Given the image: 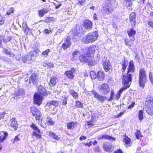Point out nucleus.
Instances as JSON below:
<instances>
[{
  "mask_svg": "<svg viewBox=\"0 0 153 153\" xmlns=\"http://www.w3.org/2000/svg\"><path fill=\"white\" fill-rule=\"evenodd\" d=\"M98 36L97 31L89 33L82 38V42L85 44L92 43L97 39Z\"/></svg>",
  "mask_w": 153,
  "mask_h": 153,
  "instance_id": "f257e3e1",
  "label": "nucleus"
},
{
  "mask_svg": "<svg viewBox=\"0 0 153 153\" xmlns=\"http://www.w3.org/2000/svg\"><path fill=\"white\" fill-rule=\"evenodd\" d=\"M145 103L146 112L150 115H153V98L150 95H148L146 96Z\"/></svg>",
  "mask_w": 153,
  "mask_h": 153,
  "instance_id": "f03ea898",
  "label": "nucleus"
},
{
  "mask_svg": "<svg viewBox=\"0 0 153 153\" xmlns=\"http://www.w3.org/2000/svg\"><path fill=\"white\" fill-rule=\"evenodd\" d=\"M146 77V72L143 68H141L139 73V86L143 88H144L145 84L147 81Z\"/></svg>",
  "mask_w": 153,
  "mask_h": 153,
  "instance_id": "7ed1b4c3",
  "label": "nucleus"
},
{
  "mask_svg": "<svg viewBox=\"0 0 153 153\" xmlns=\"http://www.w3.org/2000/svg\"><path fill=\"white\" fill-rule=\"evenodd\" d=\"M79 59L82 63H86L89 66L94 65L93 59L90 56V54L86 53L80 56Z\"/></svg>",
  "mask_w": 153,
  "mask_h": 153,
  "instance_id": "20e7f679",
  "label": "nucleus"
},
{
  "mask_svg": "<svg viewBox=\"0 0 153 153\" xmlns=\"http://www.w3.org/2000/svg\"><path fill=\"white\" fill-rule=\"evenodd\" d=\"M122 81L123 84L124 85L129 86V87L132 81L131 74L127 73L126 74L123 75Z\"/></svg>",
  "mask_w": 153,
  "mask_h": 153,
  "instance_id": "39448f33",
  "label": "nucleus"
},
{
  "mask_svg": "<svg viewBox=\"0 0 153 153\" xmlns=\"http://www.w3.org/2000/svg\"><path fill=\"white\" fill-rule=\"evenodd\" d=\"M44 96L40 95L38 93H35L33 95V101L35 104L40 105L42 104Z\"/></svg>",
  "mask_w": 153,
  "mask_h": 153,
  "instance_id": "423d86ee",
  "label": "nucleus"
},
{
  "mask_svg": "<svg viewBox=\"0 0 153 153\" xmlns=\"http://www.w3.org/2000/svg\"><path fill=\"white\" fill-rule=\"evenodd\" d=\"M114 10V7L111 4H106L103 7V13L105 15H107L112 13Z\"/></svg>",
  "mask_w": 153,
  "mask_h": 153,
  "instance_id": "0eeeda50",
  "label": "nucleus"
},
{
  "mask_svg": "<svg viewBox=\"0 0 153 153\" xmlns=\"http://www.w3.org/2000/svg\"><path fill=\"white\" fill-rule=\"evenodd\" d=\"M30 111L33 116L35 117L36 120H39L42 114L38 109L34 106H32L30 108Z\"/></svg>",
  "mask_w": 153,
  "mask_h": 153,
  "instance_id": "6e6552de",
  "label": "nucleus"
},
{
  "mask_svg": "<svg viewBox=\"0 0 153 153\" xmlns=\"http://www.w3.org/2000/svg\"><path fill=\"white\" fill-rule=\"evenodd\" d=\"M102 62L104 69L105 71L106 72L109 71L111 67L109 61L106 58L104 57L102 59Z\"/></svg>",
  "mask_w": 153,
  "mask_h": 153,
  "instance_id": "1a4fd4ad",
  "label": "nucleus"
},
{
  "mask_svg": "<svg viewBox=\"0 0 153 153\" xmlns=\"http://www.w3.org/2000/svg\"><path fill=\"white\" fill-rule=\"evenodd\" d=\"M99 91L100 93L104 95L110 92V88L109 86L106 83L101 85Z\"/></svg>",
  "mask_w": 153,
  "mask_h": 153,
  "instance_id": "9d476101",
  "label": "nucleus"
},
{
  "mask_svg": "<svg viewBox=\"0 0 153 153\" xmlns=\"http://www.w3.org/2000/svg\"><path fill=\"white\" fill-rule=\"evenodd\" d=\"M59 104L58 102L56 100H52L48 102L46 105L45 106L46 107H50L51 108H52L51 111H53L56 108V107H57Z\"/></svg>",
  "mask_w": 153,
  "mask_h": 153,
  "instance_id": "9b49d317",
  "label": "nucleus"
},
{
  "mask_svg": "<svg viewBox=\"0 0 153 153\" xmlns=\"http://www.w3.org/2000/svg\"><path fill=\"white\" fill-rule=\"evenodd\" d=\"M71 40L70 37L68 36L65 39L61 48H63L64 50H65L67 48H69L71 45Z\"/></svg>",
  "mask_w": 153,
  "mask_h": 153,
  "instance_id": "f8f14e48",
  "label": "nucleus"
},
{
  "mask_svg": "<svg viewBox=\"0 0 153 153\" xmlns=\"http://www.w3.org/2000/svg\"><path fill=\"white\" fill-rule=\"evenodd\" d=\"M91 92L94 95V97L98 100L101 103L103 102L106 99H107V97L101 95L94 90H92Z\"/></svg>",
  "mask_w": 153,
  "mask_h": 153,
  "instance_id": "ddd939ff",
  "label": "nucleus"
},
{
  "mask_svg": "<svg viewBox=\"0 0 153 153\" xmlns=\"http://www.w3.org/2000/svg\"><path fill=\"white\" fill-rule=\"evenodd\" d=\"M36 52L35 51H33L30 52L27 54V56L25 57L23 59V60L26 59L27 61H31L34 60L36 57Z\"/></svg>",
  "mask_w": 153,
  "mask_h": 153,
  "instance_id": "4468645a",
  "label": "nucleus"
},
{
  "mask_svg": "<svg viewBox=\"0 0 153 153\" xmlns=\"http://www.w3.org/2000/svg\"><path fill=\"white\" fill-rule=\"evenodd\" d=\"M38 79L37 75L35 73H33L29 78V82L30 83H32L34 85H36L38 83Z\"/></svg>",
  "mask_w": 153,
  "mask_h": 153,
  "instance_id": "2eb2a0df",
  "label": "nucleus"
},
{
  "mask_svg": "<svg viewBox=\"0 0 153 153\" xmlns=\"http://www.w3.org/2000/svg\"><path fill=\"white\" fill-rule=\"evenodd\" d=\"M103 148L106 152H111L113 150L114 147L109 143L105 142L103 144Z\"/></svg>",
  "mask_w": 153,
  "mask_h": 153,
  "instance_id": "dca6fc26",
  "label": "nucleus"
},
{
  "mask_svg": "<svg viewBox=\"0 0 153 153\" xmlns=\"http://www.w3.org/2000/svg\"><path fill=\"white\" fill-rule=\"evenodd\" d=\"M83 27L86 30H89L92 27V23L90 20L86 19L84 21L83 23Z\"/></svg>",
  "mask_w": 153,
  "mask_h": 153,
  "instance_id": "f3484780",
  "label": "nucleus"
},
{
  "mask_svg": "<svg viewBox=\"0 0 153 153\" xmlns=\"http://www.w3.org/2000/svg\"><path fill=\"white\" fill-rule=\"evenodd\" d=\"M75 73V70L74 68L71 69V70L66 71L65 74L70 79H73L74 77V74Z\"/></svg>",
  "mask_w": 153,
  "mask_h": 153,
  "instance_id": "a211bd4d",
  "label": "nucleus"
},
{
  "mask_svg": "<svg viewBox=\"0 0 153 153\" xmlns=\"http://www.w3.org/2000/svg\"><path fill=\"white\" fill-rule=\"evenodd\" d=\"M37 91L38 93L40 95L44 97L48 95V94L45 88L41 85L38 86Z\"/></svg>",
  "mask_w": 153,
  "mask_h": 153,
  "instance_id": "6ab92c4d",
  "label": "nucleus"
},
{
  "mask_svg": "<svg viewBox=\"0 0 153 153\" xmlns=\"http://www.w3.org/2000/svg\"><path fill=\"white\" fill-rule=\"evenodd\" d=\"M136 16L135 13H132L130 15L129 20L131 22V26H134L136 25Z\"/></svg>",
  "mask_w": 153,
  "mask_h": 153,
  "instance_id": "aec40b11",
  "label": "nucleus"
},
{
  "mask_svg": "<svg viewBox=\"0 0 153 153\" xmlns=\"http://www.w3.org/2000/svg\"><path fill=\"white\" fill-rule=\"evenodd\" d=\"M135 67L134 64L133 62L131 60L129 63V65L128 67V71L127 72L128 73H134V72Z\"/></svg>",
  "mask_w": 153,
  "mask_h": 153,
  "instance_id": "412c9836",
  "label": "nucleus"
},
{
  "mask_svg": "<svg viewBox=\"0 0 153 153\" xmlns=\"http://www.w3.org/2000/svg\"><path fill=\"white\" fill-rule=\"evenodd\" d=\"M128 35L129 37L132 36V38L131 39V40L134 41L135 40V38L134 35L136 33V31L134 30V28L132 27L129 30L127 31Z\"/></svg>",
  "mask_w": 153,
  "mask_h": 153,
  "instance_id": "4be33fe9",
  "label": "nucleus"
},
{
  "mask_svg": "<svg viewBox=\"0 0 153 153\" xmlns=\"http://www.w3.org/2000/svg\"><path fill=\"white\" fill-rule=\"evenodd\" d=\"M49 11V10L47 8H43L42 10H38V15L40 17H42L45 14L48 13Z\"/></svg>",
  "mask_w": 153,
  "mask_h": 153,
  "instance_id": "5701e85b",
  "label": "nucleus"
},
{
  "mask_svg": "<svg viewBox=\"0 0 153 153\" xmlns=\"http://www.w3.org/2000/svg\"><path fill=\"white\" fill-rule=\"evenodd\" d=\"M97 76L96 78L100 81H102L104 79L105 76L104 72L101 71H98Z\"/></svg>",
  "mask_w": 153,
  "mask_h": 153,
  "instance_id": "b1692460",
  "label": "nucleus"
},
{
  "mask_svg": "<svg viewBox=\"0 0 153 153\" xmlns=\"http://www.w3.org/2000/svg\"><path fill=\"white\" fill-rule=\"evenodd\" d=\"M8 136V133L7 132L1 131L0 132V141L2 142Z\"/></svg>",
  "mask_w": 153,
  "mask_h": 153,
  "instance_id": "393cba45",
  "label": "nucleus"
},
{
  "mask_svg": "<svg viewBox=\"0 0 153 153\" xmlns=\"http://www.w3.org/2000/svg\"><path fill=\"white\" fill-rule=\"evenodd\" d=\"M100 139H106L113 141H114L115 140V139L114 137H112L106 134H104L102 135L100 137Z\"/></svg>",
  "mask_w": 153,
  "mask_h": 153,
  "instance_id": "a878e982",
  "label": "nucleus"
},
{
  "mask_svg": "<svg viewBox=\"0 0 153 153\" xmlns=\"http://www.w3.org/2000/svg\"><path fill=\"white\" fill-rule=\"evenodd\" d=\"M57 79L56 77L52 76L51 77V81L49 82V85L51 86H54L56 84Z\"/></svg>",
  "mask_w": 153,
  "mask_h": 153,
  "instance_id": "bb28decb",
  "label": "nucleus"
},
{
  "mask_svg": "<svg viewBox=\"0 0 153 153\" xmlns=\"http://www.w3.org/2000/svg\"><path fill=\"white\" fill-rule=\"evenodd\" d=\"M120 64L122 65V71L123 74L125 71L128 64L126 61L124 60L122 61V62L120 63Z\"/></svg>",
  "mask_w": 153,
  "mask_h": 153,
  "instance_id": "cd10ccee",
  "label": "nucleus"
},
{
  "mask_svg": "<svg viewBox=\"0 0 153 153\" xmlns=\"http://www.w3.org/2000/svg\"><path fill=\"white\" fill-rule=\"evenodd\" d=\"M11 121V126L14 129V130H17V122L14 119H12Z\"/></svg>",
  "mask_w": 153,
  "mask_h": 153,
  "instance_id": "c85d7f7f",
  "label": "nucleus"
},
{
  "mask_svg": "<svg viewBox=\"0 0 153 153\" xmlns=\"http://www.w3.org/2000/svg\"><path fill=\"white\" fill-rule=\"evenodd\" d=\"M71 95L73 98L75 99H77L79 97L78 94L74 91L71 89L69 91Z\"/></svg>",
  "mask_w": 153,
  "mask_h": 153,
  "instance_id": "c756f323",
  "label": "nucleus"
},
{
  "mask_svg": "<svg viewBox=\"0 0 153 153\" xmlns=\"http://www.w3.org/2000/svg\"><path fill=\"white\" fill-rule=\"evenodd\" d=\"M46 119L49 126H51L55 124V122L53 121L50 117H48L46 118Z\"/></svg>",
  "mask_w": 153,
  "mask_h": 153,
  "instance_id": "7c9ffc66",
  "label": "nucleus"
},
{
  "mask_svg": "<svg viewBox=\"0 0 153 153\" xmlns=\"http://www.w3.org/2000/svg\"><path fill=\"white\" fill-rule=\"evenodd\" d=\"M3 50L4 51V53L5 54L9 55L10 56L13 57L15 56L11 52L9 51L6 48H3Z\"/></svg>",
  "mask_w": 153,
  "mask_h": 153,
  "instance_id": "2f4dec72",
  "label": "nucleus"
},
{
  "mask_svg": "<svg viewBox=\"0 0 153 153\" xmlns=\"http://www.w3.org/2000/svg\"><path fill=\"white\" fill-rule=\"evenodd\" d=\"M67 125L68 129H71L75 127V123L73 122L68 123Z\"/></svg>",
  "mask_w": 153,
  "mask_h": 153,
  "instance_id": "473e14b6",
  "label": "nucleus"
},
{
  "mask_svg": "<svg viewBox=\"0 0 153 153\" xmlns=\"http://www.w3.org/2000/svg\"><path fill=\"white\" fill-rule=\"evenodd\" d=\"M50 52V50L49 49H47L46 51L42 52L41 56L43 57H46L48 54V53Z\"/></svg>",
  "mask_w": 153,
  "mask_h": 153,
  "instance_id": "72a5a7b5",
  "label": "nucleus"
},
{
  "mask_svg": "<svg viewBox=\"0 0 153 153\" xmlns=\"http://www.w3.org/2000/svg\"><path fill=\"white\" fill-rule=\"evenodd\" d=\"M30 127L34 131H36L39 133H40V130L36 126V125L35 124L33 123L32 124L30 125Z\"/></svg>",
  "mask_w": 153,
  "mask_h": 153,
  "instance_id": "f704fd0d",
  "label": "nucleus"
},
{
  "mask_svg": "<svg viewBox=\"0 0 153 153\" xmlns=\"http://www.w3.org/2000/svg\"><path fill=\"white\" fill-rule=\"evenodd\" d=\"M40 125L41 127H43V128H46L48 126H49L47 122L44 120H42L41 121Z\"/></svg>",
  "mask_w": 153,
  "mask_h": 153,
  "instance_id": "c9c22d12",
  "label": "nucleus"
},
{
  "mask_svg": "<svg viewBox=\"0 0 153 153\" xmlns=\"http://www.w3.org/2000/svg\"><path fill=\"white\" fill-rule=\"evenodd\" d=\"M136 137L137 139H139L141 137H143L142 135H141V132L140 130H137L136 132L135 133Z\"/></svg>",
  "mask_w": 153,
  "mask_h": 153,
  "instance_id": "e433bc0d",
  "label": "nucleus"
},
{
  "mask_svg": "<svg viewBox=\"0 0 153 153\" xmlns=\"http://www.w3.org/2000/svg\"><path fill=\"white\" fill-rule=\"evenodd\" d=\"M143 112L142 110H140L139 111L138 115L139 120L141 121L143 119Z\"/></svg>",
  "mask_w": 153,
  "mask_h": 153,
  "instance_id": "4c0bfd02",
  "label": "nucleus"
},
{
  "mask_svg": "<svg viewBox=\"0 0 153 153\" xmlns=\"http://www.w3.org/2000/svg\"><path fill=\"white\" fill-rule=\"evenodd\" d=\"M68 98V96H66L63 97H62V104L66 105L67 103V101Z\"/></svg>",
  "mask_w": 153,
  "mask_h": 153,
  "instance_id": "58836bf2",
  "label": "nucleus"
},
{
  "mask_svg": "<svg viewBox=\"0 0 153 153\" xmlns=\"http://www.w3.org/2000/svg\"><path fill=\"white\" fill-rule=\"evenodd\" d=\"M90 75L92 79H94L96 78L97 77V75H96L95 72L94 71H91L90 72Z\"/></svg>",
  "mask_w": 153,
  "mask_h": 153,
  "instance_id": "ea45409f",
  "label": "nucleus"
},
{
  "mask_svg": "<svg viewBox=\"0 0 153 153\" xmlns=\"http://www.w3.org/2000/svg\"><path fill=\"white\" fill-rule=\"evenodd\" d=\"M49 135L51 137H53V138L56 140H58L60 138V137H58V136L53 133L52 132H50L49 133Z\"/></svg>",
  "mask_w": 153,
  "mask_h": 153,
  "instance_id": "a19ab883",
  "label": "nucleus"
},
{
  "mask_svg": "<svg viewBox=\"0 0 153 153\" xmlns=\"http://www.w3.org/2000/svg\"><path fill=\"white\" fill-rule=\"evenodd\" d=\"M129 88V86H124L123 87L121 88L119 91H118V93L119 94H121L123 92V91L126 89H127L128 88Z\"/></svg>",
  "mask_w": 153,
  "mask_h": 153,
  "instance_id": "79ce46f5",
  "label": "nucleus"
},
{
  "mask_svg": "<svg viewBox=\"0 0 153 153\" xmlns=\"http://www.w3.org/2000/svg\"><path fill=\"white\" fill-rule=\"evenodd\" d=\"M76 106L78 108H83V104L80 102L78 101L76 102Z\"/></svg>",
  "mask_w": 153,
  "mask_h": 153,
  "instance_id": "37998d69",
  "label": "nucleus"
},
{
  "mask_svg": "<svg viewBox=\"0 0 153 153\" xmlns=\"http://www.w3.org/2000/svg\"><path fill=\"white\" fill-rule=\"evenodd\" d=\"M124 142L126 144H129L130 142V139L128 137H126L123 139Z\"/></svg>",
  "mask_w": 153,
  "mask_h": 153,
  "instance_id": "c03bdc74",
  "label": "nucleus"
},
{
  "mask_svg": "<svg viewBox=\"0 0 153 153\" xmlns=\"http://www.w3.org/2000/svg\"><path fill=\"white\" fill-rule=\"evenodd\" d=\"M89 51L90 53H94L95 51V47L93 46L92 47H90L89 49Z\"/></svg>",
  "mask_w": 153,
  "mask_h": 153,
  "instance_id": "a18cd8bd",
  "label": "nucleus"
},
{
  "mask_svg": "<svg viewBox=\"0 0 153 153\" xmlns=\"http://www.w3.org/2000/svg\"><path fill=\"white\" fill-rule=\"evenodd\" d=\"M3 42L4 43H6L10 41L12 39V38L11 37L8 36L7 39L3 38Z\"/></svg>",
  "mask_w": 153,
  "mask_h": 153,
  "instance_id": "49530a36",
  "label": "nucleus"
},
{
  "mask_svg": "<svg viewBox=\"0 0 153 153\" xmlns=\"http://www.w3.org/2000/svg\"><path fill=\"white\" fill-rule=\"evenodd\" d=\"M32 135L36 137L37 138H41V135L38 134L35 131H33Z\"/></svg>",
  "mask_w": 153,
  "mask_h": 153,
  "instance_id": "de8ad7c7",
  "label": "nucleus"
},
{
  "mask_svg": "<svg viewBox=\"0 0 153 153\" xmlns=\"http://www.w3.org/2000/svg\"><path fill=\"white\" fill-rule=\"evenodd\" d=\"M54 18L52 17H47L45 19V21L46 22H50L53 21Z\"/></svg>",
  "mask_w": 153,
  "mask_h": 153,
  "instance_id": "09e8293b",
  "label": "nucleus"
},
{
  "mask_svg": "<svg viewBox=\"0 0 153 153\" xmlns=\"http://www.w3.org/2000/svg\"><path fill=\"white\" fill-rule=\"evenodd\" d=\"M125 43L126 45L128 46L131 47V43H130V41L127 39H126L125 40Z\"/></svg>",
  "mask_w": 153,
  "mask_h": 153,
  "instance_id": "8fccbe9b",
  "label": "nucleus"
},
{
  "mask_svg": "<svg viewBox=\"0 0 153 153\" xmlns=\"http://www.w3.org/2000/svg\"><path fill=\"white\" fill-rule=\"evenodd\" d=\"M14 12V8L11 7L10 8V10L9 11L7 12V15H10L12 13H13Z\"/></svg>",
  "mask_w": 153,
  "mask_h": 153,
  "instance_id": "3c124183",
  "label": "nucleus"
},
{
  "mask_svg": "<svg viewBox=\"0 0 153 153\" xmlns=\"http://www.w3.org/2000/svg\"><path fill=\"white\" fill-rule=\"evenodd\" d=\"M22 30H24L26 28H27L28 27L27 25V23L26 22H23L22 23Z\"/></svg>",
  "mask_w": 153,
  "mask_h": 153,
  "instance_id": "603ef678",
  "label": "nucleus"
},
{
  "mask_svg": "<svg viewBox=\"0 0 153 153\" xmlns=\"http://www.w3.org/2000/svg\"><path fill=\"white\" fill-rule=\"evenodd\" d=\"M1 59L2 60L5 61L6 62H9L10 60V59H9L7 58L6 57H5L4 56H2L1 57Z\"/></svg>",
  "mask_w": 153,
  "mask_h": 153,
  "instance_id": "864d4df0",
  "label": "nucleus"
},
{
  "mask_svg": "<svg viewBox=\"0 0 153 153\" xmlns=\"http://www.w3.org/2000/svg\"><path fill=\"white\" fill-rule=\"evenodd\" d=\"M4 22L3 17L0 15V25H3Z\"/></svg>",
  "mask_w": 153,
  "mask_h": 153,
  "instance_id": "5fc2aeb1",
  "label": "nucleus"
},
{
  "mask_svg": "<svg viewBox=\"0 0 153 153\" xmlns=\"http://www.w3.org/2000/svg\"><path fill=\"white\" fill-rule=\"evenodd\" d=\"M149 78L150 81L153 85V77L151 73H150L149 74Z\"/></svg>",
  "mask_w": 153,
  "mask_h": 153,
  "instance_id": "6e6d98bb",
  "label": "nucleus"
},
{
  "mask_svg": "<svg viewBox=\"0 0 153 153\" xmlns=\"http://www.w3.org/2000/svg\"><path fill=\"white\" fill-rule=\"evenodd\" d=\"M135 103L134 102H132L131 104L130 105L128 108V109H130L132 108L135 105Z\"/></svg>",
  "mask_w": 153,
  "mask_h": 153,
  "instance_id": "4d7b16f0",
  "label": "nucleus"
},
{
  "mask_svg": "<svg viewBox=\"0 0 153 153\" xmlns=\"http://www.w3.org/2000/svg\"><path fill=\"white\" fill-rule=\"evenodd\" d=\"M148 24L149 26L153 28V22L149 21L148 22Z\"/></svg>",
  "mask_w": 153,
  "mask_h": 153,
  "instance_id": "13d9d810",
  "label": "nucleus"
},
{
  "mask_svg": "<svg viewBox=\"0 0 153 153\" xmlns=\"http://www.w3.org/2000/svg\"><path fill=\"white\" fill-rule=\"evenodd\" d=\"M79 1L78 2V3H77V4H78V3H79L80 4V5H82V4L84 3L85 1V0H82L81 1H79Z\"/></svg>",
  "mask_w": 153,
  "mask_h": 153,
  "instance_id": "bf43d9fd",
  "label": "nucleus"
},
{
  "mask_svg": "<svg viewBox=\"0 0 153 153\" xmlns=\"http://www.w3.org/2000/svg\"><path fill=\"white\" fill-rule=\"evenodd\" d=\"M25 31V33H28V32L30 31V29L28 27H27V28H26L24 30Z\"/></svg>",
  "mask_w": 153,
  "mask_h": 153,
  "instance_id": "052dcab7",
  "label": "nucleus"
},
{
  "mask_svg": "<svg viewBox=\"0 0 153 153\" xmlns=\"http://www.w3.org/2000/svg\"><path fill=\"white\" fill-rule=\"evenodd\" d=\"M125 111H124L120 113L117 116V118H118L121 117Z\"/></svg>",
  "mask_w": 153,
  "mask_h": 153,
  "instance_id": "680f3d73",
  "label": "nucleus"
},
{
  "mask_svg": "<svg viewBox=\"0 0 153 153\" xmlns=\"http://www.w3.org/2000/svg\"><path fill=\"white\" fill-rule=\"evenodd\" d=\"M120 94L117 93V94L116 96V99L117 100H118L119 98L120 97Z\"/></svg>",
  "mask_w": 153,
  "mask_h": 153,
  "instance_id": "e2e57ef3",
  "label": "nucleus"
},
{
  "mask_svg": "<svg viewBox=\"0 0 153 153\" xmlns=\"http://www.w3.org/2000/svg\"><path fill=\"white\" fill-rule=\"evenodd\" d=\"M19 140L20 139L18 137V135H17L16 136L14 139V141H19Z\"/></svg>",
  "mask_w": 153,
  "mask_h": 153,
  "instance_id": "0e129e2a",
  "label": "nucleus"
},
{
  "mask_svg": "<svg viewBox=\"0 0 153 153\" xmlns=\"http://www.w3.org/2000/svg\"><path fill=\"white\" fill-rule=\"evenodd\" d=\"M43 31L46 34H48L50 33V30L48 29H46L44 30Z\"/></svg>",
  "mask_w": 153,
  "mask_h": 153,
  "instance_id": "69168bd1",
  "label": "nucleus"
},
{
  "mask_svg": "<svg viewBox=\"0 0 153 153\" xmlns=\"http://www.w3.org/2000/svg\"><path fill=\"white\" fill-rule=\"evenodd\" d=\"M87 124L88 125H89L90 126H94V124L91 121H88L87 122Z\"/></svg>",
  "mask_w": 153,
  "mask_h": 153,
  "instance_id": "338daca9",
  "label": "nucleus"
},
{
  "mask_svg": "<svg viewBox=\"0 0 153 153\" xmlns=\"http://www.w3.org/2000/svg\"><path fill=\"white\" fill-rule=\"evenodd\" d=\"M114 153H123V152L120 149H118L117 151L115 152Z\"/></svg>",
  "mask_w": 153,
  "mask_h": 153,
  "instance_id": "774afa93",
  "label": "nucleus"
}]
</instances>
